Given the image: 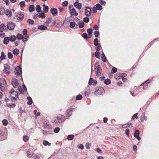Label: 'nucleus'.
I'll list each match as a JSON object with an SVG mask.
<instances>
[{
  "label": "nucleus",
  "mask_w": 159,
  "mask_h": 159,
  "mask_svg": "<svg viewBox=\"0 0 159 159\" xmlns=\"http://www.w3.org/2000/svg\"><path fill=\"white\" fill-rule=\"evenodd\" d=\"M7 88V84L5 79L3 78L0 79V89L2 91H5Z\"/></svg>",
  "instance_id": "f257e3e1"
},
{
  "label": "nucleus",
  "mask_w": 159,
  "mask_h": 159,
  "mask_svg": "<svg viewBox=\"0 0 159 159\" xmlns=\"http://www.w3.org/2000/svg\"><path fill=\"white\" fill-rule=\"evenodd\" d=\"M18 93L16 92H13L12 89L11 90V99L12 101L15 102L18 97Z\"/></svg>",
  "instance_id": "f03ea898"
},
{
  "label": "nucleus",
  "mask_w": 159,
  "mask_h": 159,
  "mask_svg": "<svg viewBox=\"0 0 159 159\" xmlns=\"http://www.w3.org/2000/svg\"><path fill=\"white\" fill-rule=\"evenodd\" d=\"M95 92V94L96 95L101 94L104 93V90L102 87L97 88Z\"/></svg>",
  "instance_id": "7ed1b4c3"
},
{
  "label": "nucleus",
  "mask_w": 159,
  "mask_h": 159,
  "mask_svg": "<svg viewBox=\"0 0 159 159\" xmlns=\"http://www.w3.org/2000/svg\"><path fill=\"white\" fill-rule=\"evenodd\" d=\"M95 67L96 75L98 76L100 75L102 70L100 68L99 65L98 63H96Z\"/></svg>",
  "instance_id": "20e7f679"
},
{
  "label": "nucleus",
  "mask_w": 159,
  "mask_h": 159,
  "mask_svg": "<svg viewBox=\"0 0 159 159\" xmlns=\"http://www.w3.org/2000/svg\"><path fill=\"white\" fill-rule=\"evenodd\" d=\"M15 74L17 76L21 75L22 73L21 68L20 66H17L16 67L15 70Z\"/></svg>",
  "instance_id": "39448f33"
},
{
  "label": "nucleus",
  "mask_w": 159,
  "mask_h": 159,
  "mask_svg": "<svg viewBox=\"0 0 159 159\" xmlns=\"http://www.w3.org/2000/svg\"><path fill=\"white\" fill-rule=\"evenodd\" d=\"M11 84L13 87L15 88H17L19 85L17 80L14 78L12 79Z\"/></svg>",
  "instance_id": "423d86ee"
},
{
  "label": "nucleus",
  "mask_w": 159,
  "mask_h": 159,
  "mask_svg": "<svg viewBox=\"0 0 159 159\" xmlns=\"http://www.w3.org/2000/svg\"><path fill=\"white\" fill-rule=\"evenodd\" d=\"M14 15L16 17V19L19 20H22L24 18V15L22 13H20L19 14L15 13L14 14Z\"/></svg>",
  "instance_id": "0eeeda50"
},
{
  "label": "nucleus",
  "mask_w": 159,
  "mask_h": 159,
  "mask_svg": "<svg viewBox=\"0 0 159 159\" xmlns=\"http://www.w3.org/2000/svg\"><path fill=\"white\" fill-rule=\"evenodd\" d=\"M5 68L3 70V72L9 75L10 72V68L9 66L7 64H5Z\"/></svg>",
  "instance_id": "6e6552de"
},
{
  "label": "nucleus",
  "mask_w": 159,
  "mask_h": 159,
  "mask_svg": "<svg viewBox=\"0 0 159 159\" xmlns=\"http://www.w3.org/2000/svg\"><path fill=\"white\" fill-rule=\"evenodd\" d=\"M74 5L75 7L78 9L80 10L81 9L82 5L81 3L79 2V0H76L74 3Z\"/></svg>",
  "instance_id": "1a4fd4ad"
},
{
  "label": "nucleus",
  "mask_w": 159,
  "mask_h": 159,
  "mask_svg": "<svg viewBox=\"0 0 159 159\" xmlns=\"http://www.w3.org/2000/svg\"><path fill=\"white\" fill-rule=\"evenodd\" d=\"M61 116V118L59 117H57L55 118L54 120H53V123H57L59 122H62L63 121L62 118H63L64 117L62 116Z\"/></svg>",
  "instance_id": "9d476101"
},
{
  "label": "nucleus",
  "mask_w": 159,
  "mask_h": 159,
  "mask_svg": "<svg viewBox=\"0 0 159 159\" xmlns=\"http://www.w3.org/2000/svg\"><path fill=\"white\" fill-rule=\"evenodd\" d=\"M50 12L54 16H56L57 15V10L56 9L54 8H52L51 9Z\"/></svg>",
  "instance_id": "9b49d317"
},
{
  "label": "nucleus",
  "mask_w": 159,
  "mask_h": 159,
  "mask_svg": "<svg viewBox=\"0 0 159 159\" xmlns=\"http://www.w3.org/2000/svg\"><path fill=\"white\" fill-rule=\"evenodd\" d=\"M85 14L87 16H89L90 15L91 13V8L89 7H87L85 9Z\"/></svg>",
  "instance_id": "f8f14e48"
},
{
  "label": "nucleus",
  "mask_w": 159,
  "mask_h": 159,
  "mask_svg": "<svg viewBox=\"0 0 159 159\" xmlns=\"http://www.w3.org/2000/svg\"><path fill=\"white\" fill-rule=\"evenodd\" d=\"M70 13L72 16L74 15L75 16H77L78 15V13L76 12L74 8H72V9H70Z\"/></svg>",
  "instance_id": "ddd939ff"
},
{
  "label": "nucleus",
  "mask_w": 159,
  "mask_h": 159,
  "mask_svg": "<svg viewBox=\"0 0 159 159\" xmlns=\"http://www.w3.org/2000/svg\"><path fill=\"white\" fill-rule=\"evenodd\" d=\"M139 132L138 130H136L134 134V137L136 138L138 140L141 139L139 137Z\"/></svg>",
  "instance_id": "4468645a"
},
{
  "label": "nucleus",
  "mask_w": 159,
  "mask_h": 159,
  "mask_svg": "<svg viewBox=\"0 0 159 159\" xmlns=\"http://www.w3.org/2000/svg\"><path fill=\"white\" fill-rule=\"evenodd\" d=\"M38 28L42 30H44L47 29V28L44 25H41L39 26Z\"/></svg>",
  "instance_id": "2eb2a0df"
},
{
  "label": "nucleus",
  "mask_w": 159,
  "mask_h": 159,
  "mask_svg": "<svg viewBox=\"0 0 159 159\" xmlns=\"http://www.w3.org/2000/svg\"><path fill=\"white\" fill-rule=\"evenodd\" d=\"M13 52V54L16 56L19 53V50L16 48L14 49Z\"/></svg>",
  "instance_id": "dca6fc26"
},
{
  "label": "nucleus",
  "mask_w": 159,
  "mask_h": 159,
  "mask_svg": "<svg viewBox=\"0 0 159 159\" xmlns=\"http://www.w3.org/2000/svg\"><path fill=\"white\" fill-rule=\"evenodd\" d=\"M52 21V19L51 18H48L47 19L46 22L44 24L48 25L51 23Z\"/></svg>",
  "instance_id": "f3484780"
},
{
  "label": "nucleus",
  "mask_w": 159,
  "mask_h": 159,
  "mask_svg": "<svg viewBox=\"0 0 159 159\" xmlns=\"http://www.w3.org/2000/svg\"><path fill=\"white\" fill-rule=\"evenodd\" d=\"M74 136L73 135L71 134L68 136L67 139L68 140H71L74 138Z\"/></svg>",
  "instance_id": "a211bd4d"
},
{
  "label": "nucleus",
  "mask_w": 159,
  "mask_h": 159,
  "mask_svg": "<svg viewBox=\"0 0 159 159\" xmlns=\"http://www.w3.org/2000/svg\"><path fill=\"white\" fill-rule=\"evenodd\" d=\"M5 27V25L4 24H1L0 25V32H2Z\"/></svg>",
  "instance_id": "6ab92c4d"
},
{
  "label": "nucleus",
  "mask_w": 159,
  "mask_h": 159,
  "mask_svg": "<svg viewBox=\"0 0 159 159\" xmlns=\"http://www.w3.org/2000/svg\"><path fill=\"white\" fill-rule=\"evenodd\" d=\"M2 123L3 125L4 126L7 125V124H8V123H9L7 120L6 119L3 120L2 121Z\"/></svg>",
  "instance_id": "aec40b11"
},
{
  "label": "nucleus",
  "mask_w": 159,
  "mask_h": 159,
  "mask_svg": "<svg viewBox=\"0 0 159 159\" xmlns=\"http://www.w3.org/2000/svg\"><path fill=\"white\" fill-rule=\"evenodd\" d=\"M38 17H40V18H45V15L44 13L41 12L40 14H39V15H38Z\"/></svg>",
  "instance_id": "412c9836"
},
{
  "label": "nucleus",
  "mask_w": 159,
  "mask_h": 159,
  "mask_svg": "<svg viewBox=\"0 0 159 159\" xmlns=\"http://www.w3.org/2000/svg\"><path fill=\"white\" fill-rule=\"evenodd\" d=\"M100 52H99L96 51L95 52V55L96 57L98 59H99L100 57Z\"/></svg>",
  "instance_id": "4be33fe9"
},
{
  "label": "nucleus",
  "mask_w": 159,
  "mask_h": 159,
  "mask_svg": "<svg viewBox=\"0 0 159 159\" xmlns=\"http://www.w3.org/2000/svg\"><path fill=\"white\" fill-rule=\"evenodd\" d=\"M36 10L37 12H39L41 11V7L39 5H37L36 7Z\"/></svg>",
  "instance_id": "5701e85b"
},
{
  "label": "nucleus",
  "mask_w": 159,
  "mask_h": 159,
  "mask_svg": "<svg viewBox=\"0 0 159 159\" xmlns=\"http://www.w3.org/2000/svg\"><path fill=\"white\" fill-rule=\"evenodd\" d=\"M96 7L97 9L99 10H101L102 9V6L99 4H97Z\"/></svg>",
  "instance_id": "b1692460"
},
{
  "label": "nucleus",
  "mask_w": 159,
  "mask_h": 159,
  "mask_svg": "<svg viewBox=\"0 0 159 159\" xmlns=\"http://www.w3.org/2000/svg\"><path fill=\"white\" fill-rule=\"evenodd\" d=\"M9 39L8 37H6L4 39L3 42L4 43L7 44L9 43Z\"/></svg>",
  "instance_id": "393cba45"
},
{
  "label": "nucleus",
  "mask_w": 159,
  "mask_h": 159,
  "mask_svg": "<svg viewBox=\"0 0 159 159\" xmlns=\"http://www.w3.org/2000/svg\"><path fill=\"white\" fill-rule=\"evenodd\" d=\"M43 143L45 146L47 145L50 146L51 145V143H49L48 141L45 140L43 141Z\"/></svg>",
  "instance_id": "a878e982"
},
{
  "label": "nucleus",
  "mask_w": 159,
  "mask_h": 159,
  "mask_svg": "<svg viewBox=\"0 0 159 159\" xmlns=\"http://www.w3.org/2000/svg\"><path fill=\"white\" fill-rule=\"evenodd\" d=\"M34 10V5H31L29 7V11L33 12Z\"/></svg>",
  "instance_id": "bb28decb"
},
{
  "label": "nucleus",
  "mask_w": 159,
  "mask_h": 159,
  "mask_svg": "<svg viewBox=\"0 0 159 159\" xmlns=\"http://www.w3.org/2000/svg\"><path fill=\"white\" fill-rule=\"evenodd\" d=\"M5 14L6 15L9 17L10 16V11L9 10L7 9L5 11Z\"/></svg>",
  "instance_id": "cd10ccee"
},
{
  "label": "nucleus",
  "mask_w": 159,
  "mask_h": 159,
  "mask_svg": "<svg viewBox=\"0 0 159 159\" xmlns=\"http://www.w3.org/2000/svg\"><path fill=\"white\" fill-rule=\"evenodd\" d=\"M49 10V8L48 6H45L43 8V11L45 13L47 12Z\"/></svg>",
  "instance_id": "c85d7f7f"
},
{
  "label": "nucleus",
  "mask_w": 159,
  "mask_h": 159,
  "mask_svg": "<svg viewBox=\"0 0 159 159\" xmlns=\"http://www.w3.org/2000/svg\"><path fill=\"white\" fill-rule=\"evenodd\" d=\"M6 57V55L4 54V52H2L1 53V56L0 57V58L1 60L5 59Z\"/></svg>",
  "instance_id": "c756f323"
},
{
  "label": "nucleus",
  "mask_w": 159,
  "mask_h": 159,
  "mask_svg": "<svg viewBox=\"0 0 159 159\" xmlns=\"http://www.w3.org/2000/svg\"><path fill=\"white\" fill-rule=\"evenodd\" d=\"M17 37L18 39H23V36L21 34H18L17 35Z\"/></svg>",
  "instance_id": "7c9ffc66"
},
{
  "label": "nucleus",
  "mask_w": 159,
  "mask_h": 159,
  "mask_svg": "<svg viewBox=\"0 0 159 159\" xmlns=\"http://www.w3.org/2000/svg\"><path fill=\"white\" fill-rule=\"evenodd\" d=\"M104 83L107 85L111 83L110 80L109 79H107L104 81Z\"/></svg>",
  "instance_id": "2f4dec72"
},
{
  "label": "nucleus",
  "mask_w": 159,
  "mask_h": 159,
  "mask_svg": "<svg viewBox=\"0 0 159 159\" xmlns=\"http://www.w3.org/2000/svg\"><path fill=\"white\" fill-rule=\"evenodd\" d=\"M94 34L95 35V37L97 38L99 35V32L98 31L96 30L94 32Z\"/></svg>",
  "instance_id": "473e14b6"
},
{
  "label": "nucleus",
  "mask_w": 159,
  "mask_h": 159,
  "mask_svg": "<svg viewBox=\"0 0 159 159\" xmlns=\"http://www.w3.org/2000/svg\"><path fill=\"white\" fill-rule=\"evenodd\" d=\"M27 156L28 157H31L32 156V153L30 152V151H28L27 152Z\"/></svg>",
  "instance_id": "72a5a7b5"
},
{
  "label": "nucleus",
  "mask_w": 159,
  "mask_h": 159,
  "mask_svg": "<svg viewBox=\"0 0 159 159\" xmlns=\"http://www.w3.org/2000/svg\"><path fill=\"white\" fill-rule=\"evenodd\" d=\"M29 137L26 136H24L23 137V140L25 142H27L29 140Z\"/></svg>",
  "instance_id": "f704fd0d"
},
{
  "label": "nucleus",
  "mask_w": 159,
  "mask_h": 159,
  "mask_svg": "<svg viewBox=\"0 0 159 159\" xmlns=\"http://www.w3.org/2000/svg\"><path fill=\"white\" fill-rule=\"evenodd\" d=\"M94 43L95 46L98 45V40L97 39H95L94 40Z\"/></svg>",
  "instance_id": "c9c22d12"
},
{
  "label": "nucleus",
  "mask_w": 159,
  "mask_h": 159,
  "mask_svg": "<svg viewBox=\"0 0 159 159\" xmlns=\"http://www.w3.org/2000/svg\"><path fill=\"white\" fill-rule=\"evenodd\" d=\"M75 23L71 22L70 23V28H73L75 26Z\"/></svg>",
  "instance_id": "e433bc0d"
},
{
  "label": "nucleus",
  "mask_w": 159,
  "mask_h": 159,
  "mask_svg": "<svg viewBox=\"0 0 159 159\" xmlns=\"http://www.w3.org/2000/svg\"><path fill=\"white\" fill-rule=\"evenodd\" d=\"M88 33L89 34H91L93 33L92 30L91 29H88L87 30Z\"/></svg>",
  "instance_id": "4c0bfd02"
},
{
  "label": "nucleus",
  "mask_w": 159,
  "mask_h": 159,
  "mask_svg": "<svg viewBox=\"0 0 159 159\" xmlns=\"http://www.w3.org/2000/svg\"><path fill=\"white\" fill-rule=\"evenodd\" d=\"M16 39V37L15 35H13L11 36V41L12 42L14 41Z\"/></svg>",
  "instance_id": "58836bf2"
},
{
  "label": "nucleus",
  "mask_w": 159,
  "mask_h": 159,
  "mask_svg": "<svg viewBox=\"0 0 159 159\" xmlns=\"http://www.w3.org/2000/svg\"><path fill=\"white\" fill-rule=\"evenodd\" d=\"M15 27V24L12 22L11 23V30H13Z\"/></svg>",
  "instance_id": "ea45409f"
},
{
  "label": "nucleus",
  "mask_w": 159,
  "mask_h": 159,
  "mask_svg": "<svg viewBox=\"0 0 159 159\" xmlns=\"http://www.w3.org/2000/svg\"><path fill=\"white\" fill-rule=\"evenodd\" d=\"M89 18L88 17H86L84 19V21L85 23H88L89 21Z\"/></svg>",
  "instance_id": "a19ab883"
},
{
  "label": "nucleus",
  "mask_w": 159,
  "mask_h": 159,
  "mask_svg": "<svg viewBox=\"0 0 159 159\" xmlns=\"http://www.w3.org/2000/svg\"><path fill=\"white\" fill-rule=\"evenodd\" d=\"M117 70V69L115 67H113L111 71V72L112 73H114L116 72Z\"/></svg>",
  "instance_id": "79ce46f5"
},
{
  "label": "nucleus",
  "mask_w": 159,
  "mask_h": 159,
  "mask_svg": "<svg viewBox=\"0 0 159 159\" xmlns=\"http://www.w3.org/2000/svg\"><path fill=\"white\" fill-rule=\"evenodd\" d=\"M67 115H68V116H69L72 114V111L71 110H67L66 112Z\"/></svg>",
  "instance_id": "37998d69"
},
{
  "label": "nucleus",
  "mask_w": 159,
  "mask_h": 159,
  "mask_svg": "<svg viewBox=\"0 0 159 159\" xmlns=\"http://www.w3.org/2000/svg\"><path fill=\"white\" fill-rule=\"evenodd\" d=\"M60 130V128L59 127H57L54 130V132L56 133H58Z\"/></svg>",
  "instance_id": "c03bdc74"
},
{
  "label": "nucleus",
  "mask_w": 159,
  "mask_h": 159,
  "mask_svg": "<svg viewBox=\"0 0 159 159\" xmlns=\"http://www.w3.org/2000/svg\"><path fill=\"white\" fill-rule=\"evenodd\" d=\"M20 5L21 7H24L25 6V2L24 1L21 2L20 3Z\"/></svg>",
  "instance_id": "a18cd8bd"
},
{
  "label": "nucleus",
  "mask_w": 159,
  "mask_h": 159,
  "mask_svg": "<svg viewBox=\"0 0 159 159\" xmlns=\"http://www.w3.org/2000/svg\"><path fill=\"white\" fill-rule=\"evenodd\" d=\"M28 22L30 24H34V20L30 19H29L28 20Z\"/></svg>",
  "instance_id": "49530a36"
},
{
  "label": "nucleus",
  "mask_w": 159,
  "mask_h": 159,
  "mask_svg": "<svg viewBox=\"0 0 159 159\" xmlns=\"http://www.w3.org/2000/svg\"><path fill=\"white\" fill-rule=\"evenodd\" d=\"M93 79L92 78H91L90 79L89 81V85H91L93 84Z\"/></svg>",
  "instance_id": "de8ad7c7"
},
{
  "label": "nucleus",
  "mask_w": 159,
  "mask_h": 159,
  "mask_svg": "<svg viewBox=\"0 0 159 159\" xmlns=\"http://www.w3.org/2000/svg\"><path fill=\"white\" fill-rule=\"evenodd\" d=\"M37 111L36 110H35L34 111V113L35 115L37 116H39L40 115V113L39 112L37 113Z\"/></svg>",
  "instance_id": "09e8293b"
},
{
  "label": "nucleus",
  "mask_w": 159,
  "mask_h": 159,
  "mask_svg": "<svg viewBox=\"0 0 159 159\" xmlns=\"http://www.w3.org/2000/svg\"><path fill=\"white\" fill-rule=\"evenodd\" d=\"M68 4V2L67 1H64L62 3L63 6L64 7L66 6Z\"/></svg>",
  "instance_id": "8fccbe9b"
},
{
  "label": "nucleus",
  "mask_w": 159,
  "mask_h": 159,
  "mask_svg": "<svg viewBox=\"0 0 159 159\" xmlns=\"http://www.w3.org/2000/svg\"><path fill=\"white\" fill-rule=\"evenodd\" d=\"M82 98V96L81 95H79L76 97V99L77 100H80Z\"/></svg>",
  "instance_id": "3c124183"
},
{
  "label": "nucleus",
  "mask_w": 159,
  "mask_h": 159,
  "mask_svg": "<svg viewBox=\"0 0 159 159\" xmlns=\"http://www.w3.org/2000/svg\"><path fill=\"white\" fill-rule=\"evenodd\" d=\"M78 147L79 148H80L82 149H83L84 148V146L82 144H79Z\"/></svg>",
  "instance_id": "603ef678"
},
{
  "label": "nucleus",
  "mask_w": 159,
  "mask_h": 159,
  "mask_svg": "<svg viewBox=\"0 0 159 159\" xmlns=\"http://www.w3.org/2000/svg\"><path fill=\"white\" fill-rule=\"evenodd\" d=\"M102 61L104 62H105L106 61V57L105 56H103L102 57Z\"/></svg>",
  "instance_id": "864d4df0"
},
{
  "label": "nucleus",
  "mask_w": 159,
  "mask_h": 159,
  "mask_svg": "<svg viewBox=\"0 0 159 159\" xmlns=\"http://www.w3.org/2000/svg\"><path fill=\"white\" fill-rule=\"evenodd\" d=\"M84 22H81V23H80L79 24V27L80 28H82L84 27Z\"/></svg>",
  "instance_id": "5fc2aeb1"
},
{
  "label": "nucleus",
  "mask_w": 159,
  "mask_h": 159,
  "mask_svg": "<svg viewBox=\"0 0 159 159\" xmlns=\"http://www.w3.org/2000/svg\"><path fill=\"white\" fill-rule=\"evenodd\" d=\"M97 10L98 9L97 8V7H96V6L94 7L93 8V12L95 13V12H97Z\"/></svg>",
  "instance_id": "6e6d98bb"
},
{
  "label": "nucleus",
  "mask_w": 159,
  "mask_h": 159,
  "mask_svg": "<svg viewBox=\"0 0 159 159\" xmlns=\"http://www.w3.org/2000/svg\"><path fill=\"white\" fill-rule=\"evenodd\" d=\"M125 132L127 136L129 137V131L128 129H126Z\"/></svg>",
  "instance_id": "4d7b16f0"
},
{
  "label": "nucleus",
  "mask_w": 159,
  "mask_h": 159,
  "mask_svg": "<svg viewBox=\"0 0 159 159\" xmlns=\"http://www.w3.org/2000/svg\"><path fill=\"white\" fill-rule=\"evenodd\" d=\"M27 31L26 29H25L23 31V34L24 35H25L27 34Z\"/></svg>",
  "instance_id": "13d9d810"
},
{
  "label": "nucleus",
  "mask_w": 159,
  "mask_h": 159,
  "mask_svg": "<svg viewBox=\"0 0 159 159\" xmlns=\"http://www.w3.org/2000/svg\"><path fill=\"white\" fill-rule=\"evenodd\" d=\"M100 4L102 5H105L106 3V2L105 1L100 0Z\"/></svg>",
  "instance_id": "bf43d9fd"
},
{
  "label": "nucleus",
  "mask_w": 159,
  "mask_h": 159,
  "mask_svg": "<svg viewBox=\"0 0 159 159\" xmlns=\"http://www.w3.org/2000/svg\"><path fill=\"white\" fill-rule=\"evenodd\" d=\"M83 37L85 39L87 38L88 36L87 35L86 33H84L82 35Z\"/></svg>",
  "instance_id": "052dcab7"
},
{
  "label": "nucleus",
  "mask_w": 159,
  "mask_h": 159,
  "mask_svg": "<svg viewBox=\"0 0 159 159\" xmlns=\"http://www.w3.org/2000/svg\"><path fill=\"white\" fill-rule=\"evenodd\" d=\"M138 113L135 114L132 117V119H134L135 118H137Z\"/></svg>",
  "instance_id": "680f3d73"
},
{
  "label": "nucleus",
  "mask_w": 159,
  "mask_h": 159,
  "mask_svg": "<svg viewBox=\"0 0 159 159\" xmlns=\"http://www.w3.org/2000/svg\"><path fill=\"white\" fill-rule=\"evenodd\" d=\"M28 38V36H25V38H23V39H22V41L23 42H25V41H27V38Z\"/></svg>",
  "instance_id": "e2e57ef3"
},
{
  "label": "nucleus",
  "mask_w": 159,
  "mask_h": 159,
  "mask_svg": "<svg viewBox=\"0 0 159 159\" xmlns=\"http://www.w3.org/2000/svg\"><path fill=\"white\" fill-rule=\"evenodd\" d=\"M6 3V4L8 6L9 5V0H3Z\"/></svg>",
  "instance_id": "0e129e2a"
},
{
  "label": "nucleus",
  "mask_w": 159,
  "mask_h": 159,
  "mask_svg": "<svg viewBox=\"0 0 159 159\" xmlns=\"http://www.w3.org/2000/svg\"><path fill=\"white\" fill-rule=\"evenodd\" d=\"M96 150L98 153H101L102 152V150L99 148H96Z\"/></svg>",
  "instance_id": "69168bd1"
},
{
  "label": "nucleus",
  "mask_w": 159,
  "mask_h": 159,
  "mask_svg": "<svg viewBox=\"0 0 159 159\" xmlns=\"http://www.w3.org/2000/svg\"><path fill=\"white\" fill-rule=\"evenodd\" d=\"M90 144L89 143H86V147L87 149H89Z\"/></svg>",
  "instance_id": "338daca9"
},
{
  "label": "nucleus",
  "mask_w": 159,
  "mask_h": 159,
  "mask_svg": "<svg viewBox=\"0 0 159 159\" xmlns=\"http://www.w3.org/2000/svg\"><path fill=\"white\" fill-rule=\"evenodd\" d=\"M59 10L61 12H62L64 11V9L62 7H60L59 8Z\"/></svg>",
  "instance_id": "774afa93"
}]
</instances>
